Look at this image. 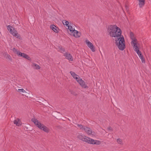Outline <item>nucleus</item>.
Masks as SVG:
<instances>
[{
	"label": "nucleus",
	"mask_w": 151,
	"mask_h": 151,
	"mask_svg": "<svg viewBox=\"0 0 151 151\" xmlns=\"http://www.w3.org/2000/svg\"><path fill=\"white\" fill-rule=\"evenodd\" d=\"M16 38L20 39V35L18 34L17 31L13 29V31L11 33Z\"/></svg>",
	"instance_id": "obj_12"
},
{
	"label": "nucleus",
	"mask_w": 151,
	"mask_h": 151,
	"mask_svg": "<svg viewBox=\"0 0 151 151\" xmlns=\"http://www.w3.org/2000/svg\"><path fill=\"white\" fill-rule=\"evenodd\" d=\"M12 51L15 54H16L19 57H21L26 59L29 60H31V58L26 54L22 53L15 48H13Z\"/></svg>",
	"instance_id": "obj_5"
},
{
	"label": "nucleus",
	"mask_w": 151,
	"mask_h": 151,
	"mask_svg": "<svg viewBox=\"0 0 151 151\" xmlns=\"http://www.w3.org/2000/svg\"><path fill=\"white\" fill-rule=\"evenodd\" d=\"M14 124L18 126H19L21 125L22 122L20 119H17L14 120Z\"/></svg>",
	"instance_id": "obj_14"
},
{
	"label": "nucleus",
	"mask_w": 151,
	"mask_h": 151,
	"mask_svg": "<svg viewBox=\"0 0 151 151\" xmlns=\"http://www.w3.org/2000/svg\"><path fill=\"white\" fill-rule=\"evenodd\" d=\"M62 22L64 25H65L67 27H68V26H69V22L66 20H63L62 21Z\"/></svg>",
	"instance_id": "obj_22"
},
{
	"label": "nucleus",
	"mask_w": 151,
	"mask_h": 151,
	"mask_svg": "<svg viewBox=\"0 0 151 151\" xmlns=\"http://www.w3.org/2000/svg\"><path fill=\"white\" fill-rule=\"evenodd\" d=\"M31 121L40 130L47 133L49 132L50 129L43 124H42L37 119L33 118L31 119Z\"/></svg>",
	"instance_id": "obj_3"
},
{
	"label": "nucleus",
	"mask_w": 151,
	"mask_h": 151,
	"mask_svg": "<svg viewBox=\"0 0 151 151\" xmlns=\"http://www.w3.org/2000/svg\"><path fill=\"white\" fill-rule=\"evenodd\" d=\"M6 58L7 59H9V60H12V58L9 55H7V56L6 57Z\"/></svg>",
	"instance_id": "obj_28"
},
{
	"label": "nucleus",
	"mask_w": 151,
	"mask_h": 151,
	"mask_svg": "<svg viewBox=\"0 0 151 151\" xmlns=\"http://www.w3.org/2000/svg\"><path fill=\"white\" fill-rule=\"evenodd\" d=\"M71 35H73L74 36L76 37H78L80 36V33H79V32L76 30L74 31V32H73V33Z\"/></svg>",
	"instance_id": "obj_16"
},
{
	"label": "nucleus",
	"mask_w": 151,
	"mask_h": 151,
	"mask_svg": "<svg viewBox=\"0 0 151 151\" xmlns=\"http://www.w3.org/2000/svg\"><path fill=\"white\" fill-rule=\"evenodd\" d=\"M7 29L9 31L10 33H11L13 31V29L14 28L10 25H9L7 26Z\"/></svg>",
	"instance_id": "obj_24"
},
{
	"label": "nucleus",
	"mask_w": 151,
	"mask_h": 151,
	"mask_svg": "<svg viewBox=\"0 0 151 151\" xmlns=\"http://www.w3.org/2000/svg\"><path fill=\"white\" fill-rule=\"evenodd\" d=\"M31 66L32 68L35 69L39 70L40 68V66L35 63H32Z\"/></svg>",
	"instance_id": "obj_15"
},
{
	"label": "nucleus",
	"mask_w": 151,
	"mask_h": 151,
	"mask_svg": "<svg viewBox=\"0 0 151 151\" xmlns=\"http://www.w3.org/2000/svg\"><path fill=\"white\" fill-rule=\"evenodd\" d=\"M68 29L69 30L71 34L73 33V32H74V31L75 30V28L72 27V26L70 25V24L69 26H68Z\"/></svg>",
	"instance_id": "obj_17"
},
{
	"label": "nucleus",
	"mask_w": 151,
	"mask_h": 151,
	"mask_svg": "<svg viewBox=\"0 0 151 151\" xmlns=\"http://www.w3.org/2000/svg\"><path fill=\"white\" fill-rule=\"evenodd\" d=\"M16 90L17 91H18V92H19L20 93H27V92L25 91V90L23 89H19L17 90V89H16Z\"/></svg>",
	"instance_id": "obj_23"
},
{
	"label": "nucleus",
	"mask_w": 151,
	"mask_h": 151,
	"mask_svg": "<svg viewBox=\"0 0 151 151\" xmlns=\"http://www.w3.org/2000/svg\"><path fill=\"white\" fill-rule=\"evenodd\" d=\"M70 73L71 76L73 77L74 78H75L76 76H78V75L76 74L73 71H70Z\"/></svg>",
	"instance_id": "obj_25"
},
{
	"label": "nucleus",
	"mask_w": 151,
	"mask_h": 151,
	"mask_svg": "<svg viewBox=\"0 0 151 151\" xmlns=\"http://www.w3.org/2000/svg\"><path fill=\"white\" fill-rule=\"evenodd\" d=\"M137 42H133L132 43H131V44L132 46L133 47L134 49L135 52H136V53H137L139 52L140 50H139V48L138 47L137 45Z\"/></svg>",
	"instance_id": "obj_9"
},
{
	"label": "nucleus",
	"mask_w": 151,
	"mask_h": 151,
	"mask_svg": "<svg viewBox=\"0 0 151 151\" xmlns=\"http://www.w3.org/2000/svg\"><path fill=\"white\" fill-rule=\"evenodd\" d=\"M86 42L87 45L88 47L90 48L92 52H95V49L93 44L91 42L88 40H87L86 41Z\"/></svg>",
	"instance_id": "obj_7"
},
{
	"label": "nucleus",
	"mask_w": 151,
	"mask_h": 151,
	"mask_svg": "<svg viewBox=\"0 0 151 151\" xmlns=\"http://www.w3.org/2000/svg\"><path fill=\"white\" fill-rule=\"evenodd\" d=\"M74 78L78 82V81L80 80V79H81L80 77H79L78 75V76L75 77Z\"/></svg>",
	"instance_id": "obj_27"
},
{
	"label": "nucleus",
	"mask_w": 151,
	"mask_h": 151,
	"mask_svg": "<svg viewBox=\"0 0 151 151\" xmlns=\"http://www.w3.org/2000/svg\"><path fill=\"white\" fill-rule=\"evenodd\" d=\"M125 7L126 9L128 10V7L127 6H126Z\"/></svg>",
	"instance_id": "obj_30"
},
{
	"label": "nucleus",
	"mask_w": 151,
	"mask_h": 151,
	"mask_svg": "<svg viewBox=\"0 0 151 151\" xmlns=\"http://www.w3.org/2000/svg\"><path fill=\"white\" fill-rule=\"evenodd\" d=\"M145 0H138L139 1V5L140 7H142L145 4Z\"/></svg>",
	"instance_id": "obj_18"
},
{
	"label": "nucleus",
	"mask_w": 151,
	"mask_h": 151,
	"mask_svg": "<svg viewBox=\"0 0 151 151\" xmlns=\"http://www.w3.org/2000/svg\"><path fill=\"white\" fill-rule=\"evenodd\" d=\"M78 82L83 88H88V86L86 84L85 82L81 79H80V80L78 81Z\"/></svg>",
	"instance_id": "obj_10"
},
{
	"label": "nucleus",
	"mask_w": 151,
	"mask_h": 151,
	"mask_svg": "<svg viewBox=\"0 0 151 151\" xmlns=\"http://www.w3.org/2000/svg\"><path fill=\"white\" fill-rule=\"evenodd\" d=\"M137 53L138 55L139 58L141 59L142 63H145V58H144L143 55L142 54L141 51H140L139 52Z\"/></svg>",
	"instance_id": "obj_13"
},
{
	"label": "nucleus",
	"mask_w": 151,
	"mask_h": 151,
	"mask_svg": "<svg viewBox=\"0 0 151 151\" xmlns=\"http://www.w3.org/2000/svg\"><path fill=\"white\" fill-rule=\"evenodd\" d=\"M107 129L109 130H112V129L111 127H109L107 128Z\"/></svg>",
	"instance_id": "obj_29"
},
{
	"label": "nucleus",
	"mask_w": 151,
	"mask_h": 151,
	"mask_svg": "<svg viewBox=\"0 0 151 151\" xmlns=\"http://www.w3.org/2000/svg\"><path fill=\"white\" fill-rule=\"evenodd\" d=\"M116 45L119 50H123L125 48V43L124 38L123 35L120 36L115 40Z\"/></svg>",
	"instance_id": "obj_4"
},
{
	"label": "nucleus",
	"mask_w": 151,
	"mask_h": 151,
	"mask_svg": "<svg viewBox=\"0 0 151 151\" xmlns=\"http://www.w3.org/2000/svg\"><path fill=\"white\" fill-rule=\"evenodd\" d=\"M108 32L111 37L119 38L122 36L120 29L116 25H111L108 26Z\"/></svg>",
	"instance_id": "obj_1"
},
{
	"label": "nucleus",
	"mask_w": 151,
	"mask_h": 151,
	"mask_svg": "<svg viewBox=\"0 0 151 151\" xmlns=\"http://www.w3.org/2000/svg\"><path fill=\"white\" fill-rule=\"evenodd\" d=\"M63 54L64 56L65 57V58L67 59L70 61H73V59L70 54L68 52H65V53H64Z\"/></svg>",
	"instance_id": "obj_8"
},
{
	"label": "nucleus",
	"mask_w": 151,
	"mask_h": 151,
	"mask_svg": "<svg viewBox=\"0 0 151 151\" xmlns=\"http://www.w3.org/2000/svg\"><path fill=\"white\" fill-rule=\"evenodd\" d=\"M130 37L131 39L132 40L131 44L133 42H137V40L134 36V34L132 32H130Z\"/></svg>",
	"instance_id": "obj_11"
},
{
	"label": "nucleus",
	"mask_w": 151,
	"mask_h": 151,
	"mask_svg": "<svg viewBox=\"0 0 151 151\" xmlns=\"http://www.w3.org/2000/svg\"><path fill=\"white\" fill-rule=\"evenodd\" d=\"M125 7L126 9L128 10V7L127 6H126Z\"/></svg>",
	"instance_id": "obj_31"
},
{
	"label": "nucleus",
	"mask_w": 151,
	"mask_h": 151,
	"mask_svg": "<svg viewBox=\"0 0 151 151\" xmlns=\"http://www.w3.org/2000/svg\"><path fill=\"white\" fill-rule=\"evenodd\" d=\"M116 141L117 142L118 144H119L120 145H122V139H117Z\"/></svg>",
	"instance_id": "obj_26"
},
{
	"label": "nucleus",
	"mask_w": 151,
	"mask_h": 151,
	"mask_svg": "<svg viewBox=\"0 0 151 151\" xmlns=\"http://www.w3.org/2000/svg\"><path fill=\"white\" fill-rule=\"evenodd\" d=\"M76 125H77L78 128L80 129L81 130H84V128L86 126H84L83 125L81 124H76Z\"/></svg>",
	"instance_id": "obj_19"
},
{
	"label": "nucleus",
	"mask_w": 151,
	"mask_h": 151,
	"mask_svg": "<svg viewBox=\"0 0 151 151\" xmlns=\"http://www.w3.org/2000/svg\"><path fill=\"white\" fill-rule=\"evenodd\" d=\"M84 131L88 135L92 136H95L96 135V132L93 130L89 127H86L84 130Z\"/></svg>",
	"instance_id": "obj_6"
},
{
	"label": "nucleus",
	"mask_w": 151,
	"mask_h": 151,
	"mask_svg": "<svg viewBox=\"0 0 151 151\" xmlns=\"http://www.w3.org/2000/svg\"><path fill=\"white\" fill-rule=\"evenodd\" d=\"M56 27L54 25H51L50 26V28L51 29L53 30L55 32H57V29L55 28Z\"/></svg>",
	"instance_id": "obj_21"
},
{
	"label": "nucleus",
	"mask_w": 151,
	"mask_h": 151,
	"mask_svg": "<svg viewBox=\"0 0 151 151\" xmlns=\"http://www.w3.org/2000/svg\"><path fill=\"white\" fill-rule=\"evenodd\" d=\"M58 50L61 53L65 52V50L64 48H63L61 46H59L58 47Z\"/></svg>",
	"instance_id": "obj_20"
},
{
	"label": "nucleus",
	"mask_w": 151,
	"mask_h": 151,
	"mask_svg": "<svg viewBox=\"0 0 151 151\" xmlns=\"http://www.w3.org/2000/svg\"><path fill=\"white\" fill-rule=\"evenodd\" d=\"M77 138L79 140L90 145H99L101 144V142L99 140H94L81 134L77 136Z\"/></svg>",
	"instance_id": "obj_2"
}]
</instances>
